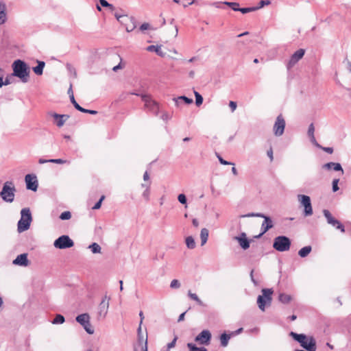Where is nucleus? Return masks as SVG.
<instances>
[{
  "instance_id": "nucleus-21",
  "label": "nucleus",
  "mask_w": 351,
  "mask_h": 351,
  "mask_svg": "<svg viewBox=\"0 0 351 351\" xmlns=\"http://www.w3.org/2000/svg\"><path fill=\"white\" fill-rule=\"evenodd\" d=\"M146 49L148 51L156 53V54L160 57H164L165 56V53L162 51L161 46L149 45Z\"/></svg>"
},
{
  "instance_id": "nucleus-3",
  "label": "nucleus",
  "mask_w": 351,
  "mask_h": 351,
  "mask_svg": "<svg viewBox=\"0 0 351 351\" xmlns=\"http://www.w3.org/2000/svg\"><path fill=\"white\" fill-rule=\"evenodd\" d=\"M261 292L262 295L257 298V304L261 311H265L266 306L271 305L274 291L272 289H263Z\"/></svg>"
},
{
  "instance_id": "nucleus-4",
  "label": "nucleus",
  "mask_w": 351,
  "mask_h": 351,
  "mask_svg": "<svg viewBox=\"0 0 351 351\" xmlns=\"http://www.w3.org/2000/svg\"><path fill=\"white\" fill-rule=\"evenodd\" d=\"M21 219L18 222L17 230L19 232H23L29 228L32 221V215L30 210L27 208H23L21 211Z\"/></svg>"
},
{
  "instance_id": "nucleus-33",
  "label": "nucleus",
  "mask_w": 351,
  "mask_h": 351,
  "mask_svg": "<svg viewBox=\"0 0 351 351\" xmlns=\"http://www.w3.org/2000/svg\"><path fill=\"white\" fill-rule=\"evenodd\" d=\"M186 245L189 249H193L195 247V242L193 237L189 236L186 238Z\"/></svg>"
},
{
  "instance_id": "nucleus-24",
  "label": "nucleus",
  "mask_w": 351,
  "mask_h": 351,
  "mask_svg": "<svg viewBox=\"0 0 351 351\" xmlns=\"http://www.w3.org/2000/svg\"><path fill=\"white\" fill-rule=\"evenodd\" d=\"M6 19L5 5L3 3L0 2V25L3 24Z\"/></svg>"
},
{
  "instance_id": "nucleus-29",
  "label": "nucleus",
  "mask_w": 351,
  "mask_h": 351,
  "mask_svg": "<svg viewBox=\"0 0 351 351\" xmlns=\"http://www.w3.org/2000/svg\"><path fill=\"white\" fill-rule=\"evenodd\" d=\"M173 100L174 101L176 106H179L180 101H184L187 104H191L193 103V99L188 98L186 96H180L176 98H173Z\"/></svg>"
},
{
  "instance_id": "nucleus-16",
  "label": "nucleus",
  "mask_w": 351,
  "mask_h": 351,
  "mask_svg": "<svg viewBox=\"0 0 351 351\" xmlns=\"http://www.w3.org/2000/svg\"><path fill=\"white\" fill-rule=\"evenodd\" d=\"M211 333L208 330H202L196 337L195 341L202 345H208L211 339Z\"/></svg>"
},
{
  "instance_id": "nucleus-54",
  "label": "nucleus",
  "mask_w": 351,
  "mask_h": 351,
  "mask_svg": "<svg viewBox=\"0 0 351 351\" xmlns=\"http://www.w3.org/2000/svg\"><path fill=\"white\" fill-rule=\"evenodd\" d=\"M149 195H150V189H147H147H145L144 190V191L143 192V193H142V196H143V197L145 200H147V201H148V200L149 199Z\"/></svg>"
},
{
  "instance_id": "nucleus-11",
  "label": "nucleus",
  "mask_w": 351,
  "mask_h": 351,
  "mask_svg": "<svg viewBox=\"0 0 351 351\" xmlns=\"http://www.w3.org/2000/svg\"><path fill=\"white\" fill-rule=\"evenodd\" d=\"M53 245L57 249L70 248L74 245V242L67 235H62L55 240Z\"/></svg>"
},
{
  "instance_id": "nucleus-28",
  "label": "nucleus",
  "mask_w": 351,
  "mask_h": 351,
  "mask_svg": "<svg viewBox=\"0 0 351 351\" xmlns=\"http://www.w3.org/2000/svg\"><path fill=\"white\" fill-rule=\"evenodd\" d=\"M51 116L53 117V119L56 121V125L58 127L60 128L63 126L64 124V120L62 118V116L61 114H58L57 113L53 112L51 113Z\"/></svg>"
},
{
  "instance_id": "nucleus-19",
  "label": "nucleus",
  "mask_w": 351,
  "mask_h": 351,
  "mask_svg": "<svg viewBox=\"0 0 351 351\" xmlns=\"http://www.w3.org/2000/svg\"><path fill=\"white\" fill-rule=\"evenodd\" d=\"M236 240L240 247L245 250L250 247V240L247 238V235L245 232H241L239 236L234 238Z\"/></svg>"
},
{
  "instance_id": "nucleus-51",
  "label": "nucleus",
  "mask_w": 351,
  "mask_h": 351,
  "mask_svg": "<svg viewBox=\"0 0 351 351\" xmlns=\"http://www.w3.org/2000/svg\"><path fill=\"white\" fill-rule=\"evenodd\" d=\"M178 200L182 204H186L187 199H186V197L184 194L182 193V194L178 195Z\"/></svg>"
},
{
  "instance_id": "nucleus-1",
  "label": "nucleus",
  "mask_w": 351,
  "mask_h": 351,
  "mask_svg": "<svg viewBox=\"0 0 351 351\" xmlns=\"http://www.w3.org/2000/svg\"><path fill=\"white\" fill-rule=\"evenodd\" d=\"M12 75L19 78L22 82L26 83L29 81L30 70L27 64L21 60L14 61L12 64Z\"/></svg>"
},
{
  "instance_id": "nucleus-56",
  "label": "nucleus",
  "mask_w": 351,
  "mask_h": 351,
  "mask_svg": "<svg viewBox=\"0 0 351 351\" xmlns=\"http://www.w3.org/2000/svg\"><path fill=\"white\" fill-rule=\"evenodd\" d=\"M267 155L269 158L270 161L272 162L274 160V153H273L272 147H270L267 150Z\"/></svg>"
},
{
  "instance_id": "nucleus-25",
  "label": "nucleus",
  "mask_w": 351,
  "mask_h": 351,
  "mask_svg": "<svg viewBox=\"0 0 351 351\" xmlns=\"http://www.w3.org/2000/svg\"><path fill=\"white\" fill-rule=\"evenodd\" d=\"M38 65L33 67L34 72L38 75H41L43 73V69L45 66V63L43 61H37Z\"/></svg>"
},
{
  "instance_id": "nucleus-44",
  "label": "nucleus",
  "mask_w": 351,
  "mask_h": 351,
  "mask_svg": "<svg viewBox=\"0 0 351 351\" xmlns=\"http://www.w3.org/2000/svg\"><path fill=\"white\" fill-rule=\"evenodd\" d=\"M70 100H71V102L72 103V104L74 106V107L75 108V109H77V110L80 111V110H82V108L77 103V101H75V97H74V95L73 94H71L70 95Z\"/></svg>"
},
{
  "instance_id": "nucleus-53",
  "label": "nucleus",
  "mask_w": 351,
  "mask_h": 351,
  "mask_svg": "<svg viewBox=\"0 0 351 351\" xmlns=\"http://www.w3.org/2000/svg\"><path fill=\"white\" fill-rule=\"evenodd\" d=\"M314 132H315V127L313 123H311L308 126V131H307L308 136L309 137V136H315Z\"/></svg>"
},
{
  "instance_id": "nucleus-15",
  "label": "nucleus",
  "mask_w": 351,
  "mask_h": 351,
  "mask_svg": "<svg viewBox=\"0 0 351 351\" xmlns=\"http://www.w3.org/2000/svg\"><path fill=\"white\" fill-rule=\"evenodd\" d=\"M25 181L26 183V188L28 190H31L32 191H36L38 182L37 180V177L34 174H27L25 177Z\"/></svg>"
},
{
  "instance_id": "nucleus-57",
  "label": "nucleus",
  "mask_w": 351,
  "mask_h": 351,
  "mask_svg": "<svg viewBox=\"0 0 351 351\" xmlns=\"http://www.w3.org/2000/svg\"><path fill=\"white\" fill-rule=\"evenodd\" d=\"M149 29H150V25L147 23H144L140 26V30L142 32Z\"/></svg>"
},
{
  "instance_id": "nucleus-26",
  "label": "nucleus",
  "mask_w": 351,
  "mask_h": 351,
  "mask_svg": "<svg viewBox=\"0 0 351 351\" xmlns=\"http://www.w3.org/2000/svg\"><path fill=\"white\" fill-rule=\"evenodd\" d=\"M312 251V247L310 245L305 246L302 248H301L298 251V255L301 258H305Z\"/></svg>"
},
{
  "instance_id": "nucleus-23",
  "label": "nucleus",
  "mask_w": 351,
  "mask_h": 351,
  "mask_svg": "<svg viewBox=\"0 0 351 351\" xmlns=\"http://www.w3.org/2000/svg\"><path fill=\"white\" fill-rule=\"evenodd\" d=\"M232 335H230V333H222L219 337L221 346L223 348L226 347L228 345L229 340L230 339Z\"/></svg>"
},
{
  "instance_id": "nucleus-27",
  "label": "nucleus",
  "mask_w": 351,
  "mask_h": 351,
  "mask_svg": "<svg viewBox=\"0 0 351 351\" xmlns=\"http://www.w3.org/2000/svg\"><path fill=\"white\" fill-rule=\"evenodd\" d=\"M208 238V230L207 228H202L200 232L201 245L206 243Z\"/></svg>"
},
{
  "instance_id": "nucleus-17",
  "label": "nucleus",
  "mask_w": 351,
  "mask_h": 351,
  "mask_svg": "<svg viewBox=\"0 0 351 351\" xmlns=\"http://www.w3.org/2000/svg\"><path fill=\"white\" fill-rule=\"evenodd\" d=\"M261 218H263L264 221L261 224V232L256 237V238H260L262 235H263L265 232H267L269 229L272 228L274 226L273 221L271 219L266 216L263 214V217H261Z\"/></svg>"
},
{
  "instance_id": "nucleus-59",
  "label": "nucleus",
  "mask_w": 351,
  "mask_h": 351,
  "mask_svg": "<svg viewBox=\"0 0 351 351\" xmlns=\"http://www.w3.org/2000/svg\"><path fill=\"white\" fill-rule=\"evenodd\" d=\"M311 142L317 147H321V145L317 142L315 136H309Z\"/></svg>"
},
{
  "instance_id": "nucleus-22",
  "label": "nucleus",
  "mask_w": 351,
  "mask_h": 351,
  "mask_svg": "<svg viewBox=\"0 0 351 351\" xmlns=\"http://www.w3.org/2000/svg\"><path fill=\"white\" fill-rule=\"evenodd\" d=\"M90 319V317L88 313L80 314L75 318L76 322H78L81 326L86 324V323Z\"/></svg>"
},
{
  "instance_id": "nucleus-45",
  "label": "nucleus",
  "mask_w": 351,
  "mask_h": 351,
  "mask_svg": "<svg viewBox=\"0 0 351 351\" xmlns=\"http://www.w3.org/2000/svg\"><path fill=\"white\" fill-rule=\"evenodd\" d=\"M263 217V213H247L246 215H241V217Z\"/></svg>"
},
{
  "instance_id": "nucleus-10",
  "label": "nucleus",
  "mask_w": 351,
  "mask_h": 351,
  "mask_svg": "<svg viewBox=\"0 0 351 351\" xmlns=\"http://www.w3.org/2000/svg\"><path fill=\"white\" fill-rule=\"evenodd\" d=\"M110 298L107 295L102 297L97 309L98 319H104L108 314Z\"/></svg>"
},
{
  "instance_id": "nucleus-14",
  "label": "nucleus",
  "mask_w": 351,
  "mask_h": 351,
  "mask_svg": "<svg viewBox=\"0 0 351 351\" xmlns=\"http://www.w3.org/2000/svg\"><path fill=\"white\" fill-rule=\"evenodd\" d=\"M323 214L328 224L331 225L332 226L336 228L338 230H340L341 232H345L344 226L341 223V222L339 220L336 219L332 215V214L328 210H323Z\"/></svg>"
},
{
  "instance_id": "nucleus-34",
  "label": "nucleus",
  "mask_w": 351,
  "mask_h": 351,
  "mask_svg": "<svg viewBox=\"0 0 351 351\" xmlns=\"http://www.w3.org/2000/svg\"><path fill=\"white\" fill-rule=\"evenodd\" d=\"M160 119L166 123L168 122L171 119V115L167 111H161L160 110Z\"/></svg>"
},
{
  "instance_id": "nucleus-48",
  "label": "nucleus",
  "mask_w": 351,
  "mask_h": 351,
  "mask_svg": "<svg viewBox=\"0 0 351 351\" xmlns=\"http://www.w3.org/2000/svg\"><path fill=\"white\" fill-rule=\"evenodd\" d=\"M180 282L176 279L173 280L170 283V287L171 289H178L180 287Z\"/></svg>"
},
{
  "instance_id": "nucleus-31",
  "label": "nucleus",
  "mask_w": 351,
  "mask_h": 351,
  "mask_svg": "<svg viewBox=\"0 0 351 351\" xmlns=\"http://www.w3.org/2000/svg\"><path fill=\"white\" fill-rule=\"evenodd\" d=\"M178 337L176 336L171 342L167 343L166 346L160 349V351H170L171 349L175 348Z\"/></svg>"
},
{
  "instance_id": "nucleus-30",
  "label": "nucleus",
  "mask_w": 351,
  "mask_h": 351,
  "mask_svg": "<svg viewBox=\"0 0 351 351\" xmlns=\"http://www.w3.org/2000/svg\"><path fill=\"white\" fill-rule=\"evenodd\" d=\"M278 300L280 302L283 304H288L291 300V296L290 295L281 293L279 294Z\"/></svg>"
},
{
  "instance_id": "nucleus-2",
  "label": "nucleus",
  "mask_w": 351,
  "mask_h": 351,
  "mask_svg": "<svg viewBox=\"0 0 351 351\" xmlns=\"http://www.w3.org/2000/svg\"><path fill=\"white\" fill-rule=\"evenodd\" d=\"M290 335L307 351H316V342L313 337H308L306 335L298 334L294 332H291Z\"/></svg>"
},
{
  "instance_id": "nucleus-7",
  "label": "nucleus",
  "mask_w": 351,
  "mask_h": 351,
  "mask_svg": "<svg viewBox=\"0 0 351 351\" xmlns=\"http://www.w3.org/2000/svg\"><path fill=\"white\" fill-rule=\"evenodd\" d=\"M114 16L125 27L128 32H130L136 28V21L134 17L130 16L128 14H120L117 12L114 14Z\"/></svg>"
},
{
  "instance_id": "nucleus-37",
  "label": "nucleus",
  "mask_w": 351,
  "mask_h": 351,
  "mask_svg": "<svg viewBox=\"0 0 351 351\" xmlns=\"http://www.w3.org/2000/svg\"><path fill=\"white\" fill-rule=\"evenodd\" d=\"M84 329L86 330V332L90 335H92L94 333V329L92 327V325L90 324V320L86 323V324L82 326Z\"/></svg>"
},
{
  "instance_id": "nucleus-5",
  "label": "nucleus",
  "mask_w": 351,
  "mask_h": 351,
  "mask_svg": "<svg viewBox=\"0 0 351 351\" xmlns=\"http://www.w3.org/2000/svg\"><path fill=\"white\" fill-rule=\"evenodd\" d=\"M16 189L12 182L7 181L4 183L0 196L6 202L11 203L14 199Z\"/></svg>"
},
{
  "instance_id": "nucleus-39",
  "label": "nucleus",
  "mask_w": 351,
  "mask_h": 351,
  "mask_svg": "<svg viewBox=\"0 0 351 351\" xmlns=\"http://www.w3.org/2000/svg\"><path fill=\"white\" fill-rule=\"evenodd\" d=\"M194 95L195 97V104L197 106H199L202 104L203 97L197 91H194Z\"/></svg>"
},
{
  "instance_id": "nucleus-9",
  "label": "nucleus",
  "mask_w": 351,
  "mask_h": 351,
  "mask_svg": "<svg viewBox=\"0 0 351 351\" xmlns=\"http://www.w3.org/2000/svg\"><path fill=\"white\" fill-rule=\"evenodd\" d=\"M297 198L300 205L304 207V215L305 217L311 216L313 213V210L310 197L306 195L299 194L297 195Z\"/></svg>"
},
{
  "instance_id": "nucleus-12",
  "label": "nucleus",
  "mask_w": 351,
  "mask_h": 351,
  "mask_svg": "<svg viewBox=\"0 0 351 351\" xmlns=\"http://www.w3.org/2000/svg\"><path fill=\"white\" fill-rule=\"evenodd\" d=\"M286 123L282 114H279L273 126V132L276 136H281L285 132Z\"/></svg>"
},
{
  "instance_id": "nucleus-60",
  "label": "nucleus",
  "mask_w": 351,
  "mask_h": 351,
  "mask_svg": "<svg viewBox=\"0 0 351 351\" xmlns=\"http://www.w3.org/2000/svg\"><path fill=\"white\" fill-rule=\"evenodd\" d=\"M82 110H80V112H82L88 113V114H97V112L96 110H87V109H85L84 108H82Z\"/></svg>"
},
{
  "instance_id": "nucleus-62",
  "label": "nucleus",
  "mask_w": 351,
  "mask_h": 351,
  "mask_svg": "<svg viewBox=\"0 0 351 351\" xmlns=\"http://www.w3.org/2000/svg\"><path fill=\"white\" fill-rule=\"evenodd\" d=\"M242 330H243V328H240L235 331L230 332V333L232 335V337H234V336H236V335L240 334L242 332Z\"/></svg>"
},
{
  "instance_id": "nucleus-61",
  "label": "nucleus",
  "mask_w": 351,
  "mask_h": 351,
  "mask_svg": "<svg viewBox=\"0 0 351 351\" xmlns=\"http://www.w3.org/2000/svg\"><path fill=\"white\" fill-rule=\"evenodd\" d=\"M320 149H322V150H324V152L328 153V154H332L333 152V149L332 147H322L321 146V147H319Z\"/></svg>"
},
{
  "instance_id": "nucleus-8",
  "label": "nucleus",
  "mask_w": 351,
  "mask_h": 351,
  "mask_svg": "<svg viewBox=\"0 0 351 351\" xmlns=\"http://www.w3.org/2000/svg\"><path fill=\"white\" fill-rule=\"evenodd\" d=\"M291 247V240L286 236H278L274 239L273 247L278 252H286Z\"/></svg>"
},
{
  "instance_id": "nucleus-52",
  "label": "nucleus",
  "mask_w": 351,
  "mask_h": 351,
  "mask_svg": "<svg viewBox=\"0 0 351 351\" xmlns=\"http://www.w3.org/2000/svg\"><path fill=\"white\" fill-rule=\"evenodd\" d=\"M216 155H217V158H218V160H219V162H220L221 165H234V164H233V163H232V162H228V161H226V160H223L219 154H216Z\"/></svg>"
},
{
  "instance_id": "nucleus-41",
  "label": "nucleus",
  "mask_w": 351,
  "mask_h": 351,
  "mask_svg": "<svg viewBox=\"0 0 351 351\" xmlns=\"http://www.w3.org/2000/svg\"><path fill=\"white\" fill-rule=\"evenodd\" d=\"M188 295L191 299L197 302L199 305L202 304V300L198 298V296L195 293H193L191 291H189Z\"/></svg>"
},
{
  "instance_id": "nucleus-13",
  "label": "nucleus",
  "mask_w": 351,
  "mask_h": 351,
  "mask_svg": "<svg viewBox=\"0 0 351 351\" xmlns=\"http://www.w3.org/2000/svg\"><path fill=\"white\" fill-rule=\"evenodd\" d=\"M305 51L303 49L297 50L290 57L289 60L286 63V67L288 71H290L295 64L303 58Z\"/></svg>"
},
{
  "instance_id": "nucleus-38",
  "label": "nucleus",
  "mask_w": 351,
  "mask_h": 351,
  "mask_svg": "<svg viewBox=\"0 0 351 351\" xmlns=\"http://www.w3.org/2000/svg\"><path fill=\"white\" fill-rule=\"evenodd\" d=\"M134 351H147V344L136 343L134 346Z\"/></svg>"
},
{
  "instance_id": "nucleus-55",
  "label": "nucleus",
  "mask_w": 351,
  "mask_h": 351,
  "mask_svg": "<svg viewBox=\"0 0 351 351\" xmlns=\"http://www.w3.org/2000/svg\"><path fill=\"white\" fill-rule=\"evenodd\" d=\"M339 180V179H334L332 180V191L333 192H336L339 190L338 183Z\"/></svg>"
},
{
  "instance_id": "nucleus-64",
  "label": "nucleus",
  "mask_w": 351,
  "mask_h": 351,
  "mask_svg": "<svg viewBox=\"0 0 351 351\" xmlns=\"http://www.w3.org/2000/svg\"><path fill=\"white\" fill-rule=\"evenodd\" d=\"M143 180L149 182V175L147 171H145L143 174Z\"/></svg>"
},
{
  "instance_id": "nucleus-18",
  "label": "nucleus",
  "mask_w": 351,
  "mask_h": 351,
  "mask_svg": "<svg viewBox=\"0 0 351 351\" xmlns=\"http://www.w3.org/2000/svg\"><path fill=\"white\" fill-rule=\"evenodd\" d=\"M27 254L23 253L18 255L15 259L13 260L12 264L20 267H27L29 265L30 262L27 258Z\"/></svg>"
},
{
  "instance_id": "nucleus-32",
  "label": "nucleus",
  "mask_w": 351,
  "mask_h": 351,
  "mask_svg": "<svg viewBox=\"0 0 351 351\" xmlns=\"http://www.w3.org/2000/svg\"><path fill=\"white\" fill-rule=\"evenodd\" d=\"M88 249H90L93 254L101 253V246L97 243H93L90 245Z\"/></svg>"
},
{
  "instance_id": "nucleus-63",
  "label": "nucleus",
  "mask_w": 351,
  "mask_h": 351,
  "mask_svg": "<svg viewBox=\"0 0 351 351\" xmlns=\"http://www.w3.org/2000/svg\"><path fill=\"white\" fill-rule=\"evenodd\" d=\"M270 3V1L268 0H262L260 1V6L258 7V8L263 7L265 5H269Z\"/></svg>"
},
{
  "instance_id": "nucleus-40",
  "label": "nucleus",
  "mask_w": 351,
  "mask_h": 351,
  "mask_svg": "<svg viewBox=\"0 0 351 351\" xmlns=\"http://www.w3.org/2000/svg\"><path fill=\"white\" fill-rule=\"evenodd\" d=\"M223 4L228 5L229 7H230L234 11H239V8H239V3H236V2L224 1Z\"/></svg>"
},
{
  "instance_id": "nucleus-35",
  "label": "nucleus",
  "mask_w": 351,
  "mask_h": 351,
  "mask_svg": "<svg viewBox=\"0 0 351 351\" xmlns=\"http://www.w3.org/2000/svg\"><path fill=\"white\" fill-rule=\"evenodd\" d=\"M187 347L190 351H207V349L205 348L204 347L198 348L192 343H188Z\"/></svg>"
},
{
  "instance_id": "nucleus-42",
  "label": "nucleus",
  "mask_w": 351,
  "mask_h": 351,
  "mask_svg": "<svg viewBox=\"0 0 351 351\" xmlns=\"http://www.w3.org/2000/svg\"><path fill=\"white\" fill-rule=\"evenodd\" d=\"M59 217L61 220H69L71 218V213L70 211H64L60 214Z\"/></svg>"
},
{
  "instance_id": "nucleus-47",
  "label": "nucleus",
  "mask_w": 351,
  "mask_h": 351,
  "mask_svg": "<svg viewBox=\"0 0 351 351\" xmlns=\"http://www.w3.org/2000/svg\"><path fill=\"white\" fill-rule=\"evenodd\" d=\"M99 3L103 7L108 8H110L112 10H114L113 5L109 3L106 0H99Z\"/></svg>"
},
{
  "instance_id": "nucleus-43",
  "label": "nucleus",
  "mask_w": 351,
  "mask_h": 351,
  "mask_svg": "<svg viewBox=\"0 0 351 351\" xmlns=\"http://www.w3.org/2000/svg\"><path fill=\"white\" fill-rule=\"evenodd\" d=\"M257 9H258V8H257V7L242 8H239V11L243 14H246V13H248L250 12H254V11L256 10Z\"/></svg>"
},
{
  "instance_id": "nucleus-20",
  "label": "nucleus",
  "mask_w": 351,
  "mask_h": 351,
  "mask_svg": "<svg viewBox=\"0 0 351 351\" xmlns=\"http://www.w3.org/2000/svg\"><path fill=\"white\" fill-rule=\"evenodd\" d=\"M322 167L327 170H330V169H332L335 171H341L342 173H343V168H342L341 164L338 163V162H328V163L324 164Z\"/></svg>"
},
{
  "instance_id": "nucleus-58",
  "label": "nucleus",
  "mask_w": 351,
  "mask_h": 351,
  "mask_svg": "<svg viewBox=\"0 0 351 351\" xmlns=\"http://www.w3.org/2000/svg\"><path fill=\"white\" fill-rule=\"evenodd\" d=\"M229 107L230 108L231 111L233 112L237 109V104L235 101H230L229 102Z\"/></svg>"
},
{
  "instance_id": "nucleus-6",
  "label": "nucleus",
  "mask_w": 351,
  "mask_h": 351,
  "mask_svg": "<svg viewBox=\"0 0 351 351\" xmlns=\"http://www.w3.org/2000/svg\"><path fill=\"white\" fill-rule=\"evenodd\" d=\"M141 97L144 102L145 109L153 113L155 116L160 114V104L154 100L150 95L142 94Z\"/></svg>"
},
{
  "instance_id": "nucleus-46",
  "label": "nucleus",
  "mask_w": 351,
  "mask_h": 351,
  "mask_svg": "<svg viewBox=\"0 0 351 351\" xmlns=\"http://www.w3.org/2000/svg\"><path fill=\"white\" fill-rule=\"evenodd\" d=\"M49 162H51V163H56V164H65V163H69V161L66 160H63V159H60V158H58V159H49L48 160Z\"/></svg>"
},
{
  "instance_id": "nucleus-49",
  "label": "nucleus",
  "mask_w": 351,
  "mask_h": 351,
  "mask_svg": "<svg viewBox=\"0 0 351 351\" xmlns=\"http://www.w3.org/2000/svg\"><path fill=\"white\" fill-rule=\"evenodd\" d=\"M137 343H145L147 344V337H145L143 335H138V341Z\"/></svg>"
},
{
  "instance_id": "nucleus-36",
  "label": "nucleus",
  "mask_w": 351,
  "mask_h": 351,
  "mask_svg": "<svg viewBox=\"0 0 351 351\" xmlns=\"http://www.w3.org/2000/svg\"><path fill=\"white\" fill-rule=\"evenodd\" d=\"M65 321V319L63 315L60 314H58L56 315L55 318L52 321L53 324H63Z\"/></svg>"
},
{
  "instance_id": "nucleus-50",
  "label": "nucleus",
  "mask_w": 351,
  "mask_h": 351,
  "mask_svg": "<svg viewBox=\"0 0 351 351\" xmlns=\"http://www.w3.org/2000/svg\"><path fill=\"white\" fill-rule=\"evenodd\" d=\"M105 199V196L102 195L99 200L94 205V206L92 208L93 210H97L99 209L101 206L102 202Z\"/></svg>"
}]
</instances>
